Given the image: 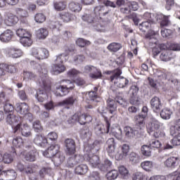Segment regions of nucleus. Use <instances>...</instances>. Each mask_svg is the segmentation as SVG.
<instances>
[{"instance_id":"nucleus-46","label":"nucleus","mask_w":180,"mask_h":180,"mask_svg":"<svg viewBox=\"0 0 180 180\" xmlns=\"http://www.w3.org/2000/svg\"><path fill=\"white\" fill-rule=\"evenodd\" d=\"M16 34L20 39H22L26 36H31L30 32H27L26 30H25L23 28H20V29L17 30Z\"/></svg>"},{"instance_id":"nucleus-6","label":"nucleus","mask_w":180,"mask_h":180,"mask_svg":"<svg viewBox=\"0 0 180 180\" xmlns=\"http://www.w3.org/2000/svg\"><path fill=\"white\" fill-rule=\"evenodd\" d=\"M83 74H89L91 79H101L102 78V72L101 69L92 65H85L82 70Z\"/></svg>"},{"instance_id":"nucleus-19","label":"nucleus","mask_w":180,"mask_h":180,"mask_svg":"<svg viewBox=\"0 0 180 180\" xmlns=\"http://www.w3.org/2000/svg\"><path fill=\"white\" fill-rule=\"evenodd\" d=\"M144 119H146V115L143 114H140L134 117L136 124L139 130H143V129L146 127Z\"/></svg>"},{"instance_id":"nucleus-27","label":"nucleus","mask_w":180,"mask_h":180,"mask_svg":"<svg viewBox=\"0 0 180 180\" xmlns=\"http://www.w3.org/2000/svg\"><path fill=\"white\" fill-rule=\"evenodd\" d=\"M75 172L77 175H84L88 172V166L86 165H80L75 168Z\"/></svg>"},{"instance_id":"nucleus-22","label":"nucleus","mask_w":180,"mask_h":180,"mask_svg":"<svg viewBox=\"0 0 180 180\" xmlns=\"http://www.w3.org/2000/svg\"><path fill=\"white\" fill-rule=\"evenodd\" d=\"M64 71H65V66L63 64L56 63L52 65L51 72L53 75H58V74H61Z\"/></svg>"},{"instance_id":"nucleus-64","label":"nucleus","mask_w":180,"mask_h":180,"mask_svg":"<svg viewBox=\"0 0 180 180\" xmlns=\"http://www.w3.org/2000/svg\"><path fill=\"white\" fill-rule=\"evenodd\" d=\"M89 178L91 180H101V175L98 172H93L90 174Z\"/></svg>"},{"instance_id":"nucleus-3","label":"nucleus","mask_w":180,"mask_h":180,"mask_svg":"<svg viewBox=\"0 0 180 180\" xmlns=\"http://www.w3.org/2000/svg\"><path fill=\"white\" fill-rule=\"evenodd\" d=\"M60 146L58 145H51L46 150L42 153L44 157L46 158H53L54 162L57 165L63 164L65 160V157L63 153L60 152Z\"/></svg>"},{"instance_id":"nucleus-58","label":"nucleus","mask_w":180,"mask_h":180,"mask_svg":"<svg viewBox=\"0 0 180 180\" xmlns=\"http://www.w3.org/2000/svg\"><path fill=\"white\" fill-rule=\"evenodd\" d=\"M85 60V56L84 55H77L74 57L73 63L75 64H81V63H84Z\"/></svg>"},{"instance_id":"nucleus-62","label":"nucleus","mask_w":180,"mask_h":180,"mask_svg":"<svg viewBox=\"0 0 180 180\" xmlns=\"http://www.w3.org/2000/svg\"><path fill=\"white\" fill-rule=\"evenodd\" d=\"M79 74H81V72L75 69H72L68 72V75L70 78H74L75 77H77V75H79Z\"/></svg>"},{"instance_id":"nucleus-28","label":"nucleus","mask_w":180,"mask_h":180,"mask_svg":"<svg viewBox=\"0 0 180 180\" xmlns=\"http://www.w3.org/2000/svg\"><path fill=\"white\" fill-rule=\"evenodd\" d=\"M107 106L110 109V112L113 114V112L117 109V105L116 101L112 98H108L107 100Z\"/></svg>"},{"instance_id":"nucleus-14","label":"nucleus","mask_w":180,"mask_h":180,"mask_svg":"<svg viewBox=\"0 0 180 180\" xmlns=\"http://www.w3.org/2000/svg\"><path fill=\"white\" fill-rule=\"evenodd\" d=\"M6 54L7 57L11 58H19V57H22L23 53L22 52V50L19 49L11 47L6 49Z\"/></svg>"},{"instance_id":"nucleus-33","label":"nucleus","mask_w":180,"mask_h":180,"mask_svg":"<svg viewBox=\"0 0 180 180\" xmlns=\"http://www.w3.org/2000/svg\"><path fill=\"white\" fill-rule=\"evenodd\" d=\"M76 101H77V98L70 97L63 101L59 102L58 105L59 106H65V105H74V103H75Z\"/></svg>"},{"instance_id":"nucleus-35","label":"nucleus","mask_w":180,"mask_h":180,"mask_svg":"<svg viewBox=\"0 0 180 180\" xmlns=\"http://www.w3.org/2000/svg\"><path fill=\"white\" fill-rule=\"evenodd\" d=\"M122 49V45L119 43L113 42L108 45V49L109 51L112 53H116V51H119Z\"/></svg>"},{"instance_id":"nucleus-7","label":"nucleus","mask_w":180,"mask_h":180,"mask_svg":"<svg viewBox=\"0 0 180 180\" xmlns=\"http://www.w3.org/2000/svg\"><path fill=\"white\" fill-rule=\"evenodd\" d=\"M31 54L37 60H46L50 56L49 50L44 48H33L31 51Z\"/></svg>"},{"instance_id":"nucleus-45","label":"nucleus","mask_w":180,"mask_h":180,"mask_svg":"<svg viewBox=\"0 0 180 180\" xmlns=\"http://www.w3.org/2000/svg\"><path fill=\"white\" fill-rule=\"evenodd\" d=\"M147 175L138 172L132 175L133 180H147Z\"/></svg>"},{"instance_id":"nucleus-48","label":"nucleus","mask_w":180,"mask_h":180,"mask_svg":"<svg viewBox=\"0 0 180 180\" xmlns=\"http://www.w3.org/2000/svg\"><path fill=\"white\" fill-rule=\"evenodd\" d=\"M2 162H4V164H11V162H13V156L9 153H5L3 155Z\"/></svg>"},{"instance_id":"nucleus-32","label":"nucleus","mask_w":180,"mask_h":180,"mask_svg":"<svg viewBox=\"0 0 180 180\" xmlns=\"http://www.w3.org/2000/svg\"><path fill=\"white\" fill-rule=\"evenodd\" d=\"M112 162L108 159H105L104 160V164H100L98 168L101 169V171H108V169H110V168H112Z\"/></svg>"},{"instance_id":"nucleus-31","label":"nucleus","mask_w":180,"mask_h":180,"mask_svg":"<svg viewBox=\"0 0 180 180\" xmlns=\"http://www.w3.org/2000/svg\"><path fill=\"white\" fill-rule=\"evenodd\" d=\"M141 167L142 169H144V171H146L147 172H150L151 169H153V162L152 161H143L141 163Z\"/></svg>"},{"instance_id":"nucleus-40","label":"nucleus","mask_w":180,"mask_h":180,"mask_svg":"<svg viewBox=\"0 0 180 180\" xmlns=\"http://www.w3.org/2000/svg\"><path fill=\"white\" fill-rule=\"evenodd\" d=\"M141 154L145 157H151V147L150 146L143 145L141 148Z\"/></svg>"},{"instance_id":"nucleus-55","label":"nucleus","mask_w":180,"mask_h":180,"mask_svg":"<svg viewBox=\"0 0 180 180\" xmlns=\"http://www.w3.org/2000/svg\"><path fill=\"white\" fill-rule=\"evenodd\" d=\"M4 112L6 113H12L15 110L13 105L9 103H6L4 106Z\"/></svg>"},{"instance_id":"nucleus-49","label":"nucleus","mask_w":180,"mask_h":180,"mask_svg":"<svg viewBox=\"0 0 180 180\" xmlns=\"http://www.w3.org/2000/svg\"><path fill=\"white\" fill-rule=\"evenodd\" d=\"M129 158L131 162L136 164V162H139L140 160V156L139 155V154L132 152L129 154Z\"/></svg>"},{"instance_id":"nucleus-30","label":"nucleus","mask_w":180,"mask_h":180,"mask_svg":"<svg viewBox=\"0 0 180 180\" xmlns=\"http://www.w3.org/2000/svg\"><path fill=\"white\" fill-rule=\"evenodd\" d=\"M118 171L121 178H123V179H127V178H129L130 176L129 169H127V168H126L124 166H120L118 168Z\"/></svg>"},{"instance_id":"nucleus-26","label":"nucleus","mask_w":180,"mask_h":180,"mask_svg":"<svg viewBox=\"0 0 180 180\" xmlns=\"http://www.w3.org/2000/svg\"><path fill=\"white\" fill-rule=\"evenodd\" d=\"M160 58L162 61H165V62L170 61L171 58H172L171 51L169 50L163 51L160 56Z\"/></svg>"},{"instance_id":"nucleus-53","label":"nucleus","mask_w":180,"mask_h":180,"mask_svg":"<svg viewBox=\"0 0 180 180\" xmlns=\"http://www.w3.org/2000/svg\"><path fill=\"white\" fill-rule=\"evenodd\" d=\"M6 72H9L10 74H15L16 72L17 69L15 65H6Z\"/></svg>"},{"instance_id":"nucleus-47","label":"nucleus","mask_w":180,"mask_h":180,"mask_svg":"<svg viewBox=\"0 0 180 180\" xmlns=\"http://www.w3.org/2000/svg\"><path fill=\"white\" fill-rule=\"evenodd\" d=\"M69 8L72 12H79L82 8L79 4L71 2L69 4Z\"/></svg>"},{"instance_id":"nucleus-1","label":"nucleus","mask_w":180,"mask_h":180,"mask_svg":"<svg viewBox=\"0 0 180 180\" xmlns=\"http://www.w3.org/2000/svg\"><path fill=\"white\" fill-rule=\"evenodd\" d=\"M30 64L34 70L39 74L38 82L41 86L35 95L36 99L38 102H44V99H47V91H50V84L47 79V69L44 65H40L34 61H31Z\"/></svg>"},{"instance_id":"nucleus-16","label":"nucleus","mask_w":180,"mask_h":180,"mask_svg":"<svg viewBox=\"0 0 180 180\" xmlns=\"http://www.w3.org/2000/svg\"><path fill=\"white\" fill-rule=\"evenodd\" d=\"M179 158L170 157L166 160L164 164L167 168H175L179 165Z\"/></svg>"},{"instance_id":"nucleus-56","label":"nucleus","mask_w":180,"mask_h":180,"mask_svg":"<svg viewBox=\"0 0 180 180\" xmlns=\"http://www.w3.org/2000/svg\"><path fill=\"white\" fill-rule=\"evenodd\" d=\"M131 105H140V98L137 95H132L129 99Z\"/></svg>"},{"instance_id":"nucleus-34","label":"nucleus","mask_w":180,"mask_h":180,"mask_svg":"<svg viewBox=\"0 0 180 180\" xmlns=\"http://www.w3.org/2000/svg\"><path fill=\"white\" fill-rule=\"evenodd\" d=\"M171 115H172V112L171 110L167 108L162 109L160 112V117L164 120H169V119H171Z\"/></svg>"},{"instance_id":"nucleus-9","label":"nucleus","mask_w":180,"mask_h":180,"mask_svg":"<svg viewBox=\"0 0 180 180\" xmlns=\"http://www.w3.org/2000/svg\"><path fill=\"white\" fill-rule=\"evenodd\" d=\"M150 108L155 113H160L162 109L163 104L161 99L158 96H154L150 101Z\"/></svg>"},{"instance_id":"nucleus-60","label":"nucleus","mask_w":180,"mask_h":180,"mask_svg":"<svg viewBox=\"0 0 180 180\" xmlns=\"http://www.w3.org/2000/svg\"><path fill=\"white\" fill-rule=\"evenodd\" d=\"M4 174H6L8 176H10L11 179H16V172L13 169L6 170L4 171Z\"/></svg>"},{"instance_id":"nucleus-37","label":"nucleus","mask_w":180,"mask_h":180,"mask_svg":"<svg viewBox=\"0 0 180 180\" xmlns=\"http://www.w3.org/2000/svg\"><path fill=\"white\" fill-rule=\"evenodd\" d=\"M31 36H25L20 39V43L24 46V47H30L32 46Z\"/></svg>"},{"instance_id":"nucleus-20","label":"nucleus","mask_w":180,"mask_h":180,"mask_svg":"<svg viewBox=\"0 0 180 180\" xmlns=\"http://www.w3.org/2000/svg\"><path fill=\"white\" fill-rule=\"evenodd\" d=\"M65 147L68 154L75 153V141L71 139H68L65 141Z\"/></svg>"},{"instance_id":"nucleus-29","label":"nucleus","mask_w":180,"mask_h":180,"mask_svg":"<svg viewBox=\"0 0 180 180\" xmlns=\"http://www.w3.org/2000/svg\"><path fill=\"white\" fill-rule=\"evenodd\" d=\"M68 94V91L67 87H64L63 86H56V91L55 94L56 96H65Z\"/></svg>"},{"instance_id":"nucleus-17","label":"nucleus","mask_w":180,"mask_h":180,"mask_svg":"<svg viewBox=\"0 0 180 180\" xmlns=\"http://www.w3.org/2000/svg\"><path fill=\"white\" fill-rule=\"evenodd\" d=\"M121 151L122 153H117L115 155V158H117V160H122L123 158H124V157H127V155L129 154V151L130 150V146H129V145L127 144H123L121 147H120Z\"/></svg>"},{"instance_id":"nucleus-43","label":"nucleus","mask_w":180,"mask_h":180,"mask_svg":"<svg viewBox=\"0 0 180 180\" xmlns=\"http://www.w3.org/2000/svg\"><path fill=\"white\" fill-rule=\"evenodd\" d=\"M67 5L64 1H55L53 3V8L56 11H64Z\"/></svg>"},{"instance_id":"nucleus-8","label":"nucleus","mask_w":180,"mask_h":180,"mask_svg":"<svg viewBox=\"0 0 180 180\" xmlns=\"http://www.w3.org/2000/svg\"><path fill=\"white\" fill-rule=\"evenodd\" d=\"M15 110L18 113H20V115H25V117L28 116V117H30L29 120L33 119L32 113H29V105H27L26 103H18L16 104Z\"/></svg>"},{"instance_id":"nucleus-59","label":"nucleus","mask_w":180,"mask_h":180,"mask_svg":"<svg viewBox=\"0 0 180 180\" xmlns=\"http://www.w3.org/2000/svg\"><path fill=\"white\" fill-rule=\"evenodd\" d=\"M23 75L25 79H30V80L35 79L37 77V75L32 72H24Z\"/></svg>"},{"instance_id":"nucleus-44","label":"nucleus","mask_w":180,"mask_h":180,"mask_svg":"<svg viewBox=\"0 0 180 180\" xmlns=\"http://www.w3.org/2000/svg\"><path fill=\"white\" fill-rule=\"evenodd\" d=\"M124 134H125V136H137L139 131L133 130L130 127H125L124 128Z\"/></svg>"},{"instance_id":"nucleus-51","label":"nucleus","mask_w":180,"mask_h":180,"mask_svg":"<svg viewBox=\"0 0 180 180\" xmlns=\"http://www.w3.org/2000/svg\"><path fill=\"white\" fill-rule=\"evenodd\" d=\"M60 19H63V22H70L71 18H72V15L68 12L62 13L60 14Z\"/></svg>"},{"instance_id":"nucleus-61","label":"nucleus","mask_w":180,"mask_h":180,"mask_svg":"<svg viewBox=\"0 0 180 180\" xmlns=\"http://www.w3.org/2000/svg\"><path fill=\"white\" fill-rule=\"evenodd\" d=\"M116 101L122 108H127V101L122 97H117Z\"/></svg>"},{"instance_id":"nucleus-50","label":"nucleus","mask_w":180,"mask_h":180,"mask_svg":"<svg viewBox=\"0 0 180 180\" xmlns=\"http://www.w3.org/2000/svg\"><path fill=\"white\" fill-rule=\"evenodd\" d=\"M76 43L79 47H85V46H89L91 44V41L85 40L82 38H79Z\"/></svg>"},{"instance_id":"nucleus-4","label":"nucleus","mask_w":180,"mask_h":180,"mask_svg":"<svg viewBox=\"0 0 180 180\" xmlns=\"http://www.w3.org/2000/svg\"><path fill=\"white\" fill-rule=\"evenodd\" d=\"M107 75H110V79L111 82H114L115 86L118 88H124L129 84V80L124 77H120L122 75V70L117 68L114 70L105 72Z\"/></svg>"},{"instance_id":"nucleus-23","label":"nucleus","mask_w":180,"mask_h":180,"mask_svg":"<svg viewBox=\"0 0 180 180\" xmlns=\"http://www.w3.org/2000/svg\"><path fill=\"white\" fill-rule=\"evenodd\" d=\"M67 60H68V55L67 53H60L53 58V61L55 64H63Z\"/></svg>"},{"instance_id":"nucleus-63","label":"nucleus","mask_w":180,"mask_h":180,"mask_svg":"<svg viewBox=\"0 0 180 180\" xmlns=\"http://www.w3.org/2000/svg\"><path fill=\"white\" fill-rule=\"evenodd\" d=\"M161 34L162 37L167 39V37H169L172 34V30L168 29H164L161 30Z\"/></svg>"},{"instance_id":"nucleus-11","label":"nucleus","mask_w":180,"mask_h":180,"mask_svg":"<svg viewBox=\"0 0 180 180\" xmlns=\"http://www.w3.org/2000/svg\"><path fill=\"white\" fill-rule=\"evenodd\" d=\"M26 148L30 150V151H28L27 153L26 152H20V155L24 157L27 161H36V155H37V152L33 150V147H32V146H28V148L26 147Z\"/></svg>"},{"instance_id":"nucleus-54","label":"nucleus","mask_w":180,"mask_h":180,"mask_svg":"<svg viewBox=\"0 0 180 180\" xmlns=\"http://www.w3.org/2000/svg\"><path fill=\"white\" fill-rule=\"evenodd\" d=\"M35 22L37 23H43V22H45L46 20V15L43 13H37L35 15Z\"/></svg>"},{"instance_id":"nucleus-42","label":"nucleus","mask_w":180,"mask_h":180,"mask_svg":"<svg viewBox=\"0 0 180 180\" xmlns=\"http://www.w3.org/2000/svg\"><path fill=\"white\" fill-rule=\"evenodd\" d=\"M153 21H144L142 23L139 24V27L141 32H146L147 30L151 27V24Z\"/></svg>"},{"instance_id":"nucleus-57","label":"nucleus","mask_w":180,"mask_h":180,"mask_svg":"<svg viewBox=\"0 0 180 180\" xmlns=\"http://www.w3.org/2000/svg\"><path fill=\"white\" fill-rule=\"evenodd\" d=\"M15 12L18 16H20V18H27L28 16L27 11L23 10L22 8H18L15 9Z\"/></svg>"},{"instance_id":"nucleus-25","label":"nucleus","mask_w":180,"mask_h":180,"mask_svg":"<svg viewBox=\"0 0 180 180\" xmlns=\"http://www.w3.org/2000/svg\"><path fill=\"white\" fill-rule=\"evenodd\" d=\"M180 120L175 122V125L170 128L171 136H179L180 135Z\"/></svg>"},{"instance_id":"nucleus-2","label":"nucleus","mask_w":180,"mask_h":180,"mask_svg":"<svg viewBox=\"0 0 180 180\" xmlns=\"http://www.w3.org/2000/svg\"><path fill=\"white\" fill-rule=\"evenodd\" d=\"M18 122H19V117L14 114H8L6 117V122L7 124L12 126L13 133L14 134H19L21 131L22 136H30L32 134L30 127L27 124L23 123V121L13 127V124H16Z\"/></svg>"},{"instance_id":"nucleus-36","label":"nucleus","mask_w":180,"mask_h":180,"mask_svg":"<svg viewBox=\"0 0 180 180\" xmlns=\"http://www.w3.org/2000/svg\"><path fill=\"white\" fill-rule=\"evenodd\" d=\"M98 87H94L91 91L89 92V98L93 102H98Z\"/></svg>"},{"instance_id":"nucleus-15","label":"nucleus","mask_w":180,"mask_h":180,"mask_svg":"<svg viewBox=\"0 0 180 180\" xmlns=\"http://www.w3.org/2000/svg\"><path fill=\"white\" fill-rule=\"evenodd\" d=\"M107 153L110 157H116V153H115V148L116 145L115 143V139L110 138L107 141Z\"/></svg>"},{"instance_id":"nucleus-13","label":"nucleus","mask_w":180,"mask_h":180,"mask_svg":"<svg viewBox=\"0 0 180 180\" xmlns=\"http://www.w3.org/2000/svg\"><path fill=\"white\" fill-rule=\"evenodd\" d=\"M158 129H160V122L157 120H152L148 126V133L150 136H157Z\"/></svg>"},{"instance_id":"nucleus-39","label":"nucleus","mask_w":180,"mask_h":180,"mask_svg":"<svg viewBox=\"0 0 180 180\" xmlns=\"http://www.w3.org/2000/svg\"><path fill=\"white\" fill-rule=\"evenodd\" d=\"M82 19L84 22H86V23H95L96 22L95 17L92 14H84L82 16Z\"/></svg>"},{"instance_id":"nucleus-21","label":"nucleus","mask_w":180,"mask_h":180,"mask_svg":"<svg viewBox=\"0 0 180 180\" xmlns=\"http://www.w3.org/2000/svg\"><path fill=\"white\" fill-rule=\"evenodd\" d=\"M18 22H19V18L18 16L12 13H8L7 15V18L5 20V23L7 25V26H13V25H16Z\"/></svg>"},{"instance_id":"nucleus-10","label":"nucleus","mask_w":180,"mask_h":180,"mask_svg":"<svg viewBox=\"0 0 180 180\" xmlns=\"http://www.w3.org/2000/svg\"><path fill=\"white\" fill-rule=\"evenodd\" d=\"M57 139V136H51L49 138H46V136H38L34 139V143L37 144V146H40L41 147H46L47 143H49V140L51 141H55Z\"/></svg>"},{"instance_id":"nucleus-52","label":"nucleus","mask_w":180,"mask_h":180,"mask_svg":"<svg viewBox=\"0 0 180 180\" xmlns=\"http://www.w3.org/2000/svg\"><path fill=\"white\" fill-rule=\"evenodd\" d=\"M149 147H153L154 148H160L161 147V142L156 139L149 141Z\"/></svg>"},{"instance_id":"nucleus-41","label":"nucleus","mask_w":180,"mask_h":180,"mask_svg":"<svg viewBox=\"0 0 180 180\" xmlns=\"http://www.w3.org/2000/svg\"><path fill=\"white\" fill-rule=\"evenodd\" d=\"M119 176V172L116 169H112L108 172L106 174V178L108 180H114L116 179Z\"/></svg>"},{"instance_id":"nucleus-38","label":"nucleus","mask_w":180,"mask_h":180,"mask_svg":"<svg viewBox=\"0 0 180 180\" xmlns=\"http://www.w3.org/2000/svg\"><path fill=\"white\" fill-rule=\"evenodd\" d=\"M37 36L38 39H46L49 36V31L46 28H40L37 32Z\"/></svg>"},{"instance_id":"nucleus-18","label":"nucleus","mask_w":180,"mask_h":180,"mask_svg":"<svg viewBox=\"0 0 180 180\" xmlns=\"http://www.w3.org/2000/svg\"><path fill=\"white\" fill-rule=\"evenodd\" d=\"M13 37V32L11 30H6L0 35V40L3 41V43H8L12 40Z\"/></svg>"},{"instance_id":"nucleus-5","label":"nucleus","mask_w":180,"mask_h":180,"mask_svg":"<svg viewBox=\"0 0 180 180\" xmlns=\"http://www.w3.org/2000/svg\"><path fill=\"white\" fill-rule=\"evenodd\" d=\"M158 33L155 32V31L150 30L146 35V39L149 42L150 46H154L152 49V53L154 58L161 53V49L158 47L157 44L158 43Z\"/></svg>"},{"instance_id":"nucleus-24","label":"nucleus","mask_w":180,"mask_h":180,"mask_svg":"<svg viewBox=\"0 0 180 180\" xmlns=\"http://www.w3.org/2000/svg\"><path fill=\"white\" fill-rule=\"evenodd\" d=\"M13 145L14 146V147L16 148V149L13 152V153H15V154H16V153H18V151H20V150H19V148H20V147H22V146H23V139H22V137L21 136H15V138H14L13 140Z\"/></svg>"},{"instance_id":"nucleus-12","label":"nucleus","mask_w":180,"mask_h":180,"mask_svg":"<svg viewBox=\"0 0 180 180\" xmlns=\"http://www.w3.org/2000/svg\"><path fill=\"white\" fill-rule=\"evenodd\" d=\"M84 158L89 162L92 168H99L101 161L99 160V157L98 155L93 154L85 155Z\"/></svg>"}]
</instances>
